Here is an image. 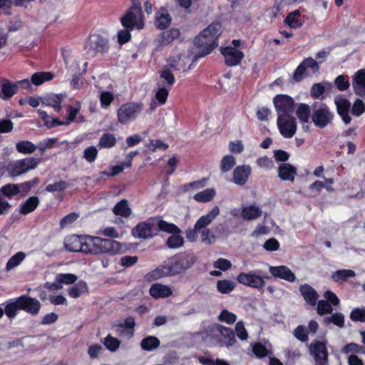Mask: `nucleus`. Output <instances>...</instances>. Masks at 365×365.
Listing matches in <instances>:
<instances>
[{
    "mask_svg": "<svg viewBox=\"0 0 365 365\" xmlns=\"http://www.w3.org/2000/svg\"><path fill=\"white\" fill-rule=\"evenodd\" d=\"M299 290L307 304L312 307H314L317 304L319 294L311 285L308 284H301Z\"/></svg>",
    "mask_w": 365,
    "mask_h": 365,
    "instance_id": "nucleus-23",
    "label": "nucleus"
},
{
    "mask_svg": "<svg viewBox=\"0 0 365 365\" xmlns=\"http://www.w3.org/2000/svg\"><path fill=\"white\" fill-rule=\"evenodd\" d=\"M324 322L327 324L332 323L340 328L344 327V317L339 312H336L332 314L330 317H324Z\"/></svg>",
    "mask_w": 365,
    "mask_h": 365,
    "instance_id": "nucleus-49",
    "label": "nucleus"
},
{
    "mask_svg": "<svg viewBox=\"0 0 365 365\" xmlns=\"http://www.w3.org/2000/svg\"><path fill=\"white\" fill-rule=\"evenodd\" d=\"M350 319L353 322H365V307L354 308L350 314Z\"/></svg>",
    "mask_w": 365,
    "mask_h": 365,
    "instance_id": "nucleus-61",
    "label": "nucleus"
},
{
    "mask_svg": "<svg viewBox=\"0 0 365 365\" xmlns=\"http://www.w3.org/2000/svg\"><path fill=\"white\" fill-rule=\"evenodd\" d=\"M184 244V239L180 234H172L165 245L170 249H177L182 247Z\"/></svg>",
    "mask_w": 365,
    "mask_h": 365,
    "instance_id": "nucleus-52",
    "label": "nucleus"
},
{
    "mask_svg": "<svg viewBox=\"0 0 365 365\" xmlns=\"http://www.w3.org/2000/svg\"><path fill=\"white\" fill-rule=\"evenodd\" d=\"M180 35V32L179 29L172 28L169 30L163 31L160 35L159 41L162 46H166L170 43L175 39L178 38Z\"/></svg>",
    "mask_w": 365,
    "mask_h": 365,
    "instance_id": "nucleus-37",
    "label": "nucleus"
},
{
    "mask_svg": "<svg viewBox=\"0 0 365 365\" xmlns=\"http://www.w3.org/2000/svg\"><path fill=\"white\" fill-rule=\"evenodd\" d=\"M352 86L356 95L361 97L365 96V69L356 71L353 78Z\"/></svg>",
    "mask_w": 365,
    "mask_h": 365,
    "instance_id": "nucleus-24",
    "label": "nucleus"
},
{
    "mask_svg": "<svg viewBox=\"0 0 365 365\" xmlns=\"http://www.w3.org/2000/svg\"><path fill=\"white\" fill-rule=\"evenodd\" d=\"M235 165V159L232 155H227L221 160L220 169L222 172L227 173L232 169Z\"/></svg>",
    "mask_w": 365,
    "mask_h": 365,
    "instance_id": "nucleus-54",
    "label": "nucleus"
},
{
    "mask_svg": "<svg viewBox=\"0 0 365 365\" xmlns=\"http://www.w3.org/2000/svg\"><path fill=\"white\" fill-rule=\"evenodd\" d=\"M40 200L37 196H31L19 205V212L26 215L33 212L39 205Z\"/></svg>",
    "mask_w": 365,
    "mask_h": 365,
    "instance_id": "nucleus-30",
    "label": "nucleus"
},
{
    "mask_svg": "<svg viewBox=\"0 0 365 365\" xmlns=\"http://www.w3.org/2000/svg\"><path fill=\"white\" fill-rule=\"evenodd\" d=\"M336 110L341 118L343 122L347 125L350 123L351 118L349 115V110L351 107L350 102L345 98L338 96L334 99Z\"/></svg>",
    "mask_w": 365,
    "mask_h": 365,
    "instance_id": "nucleus-19",
    "label": "nucleus"
},
{
    "mask_svg": "<svg viewBox=\"0 0 365 365\" xmlns=\"http://www.w3.org/2000/svg\"><path fill=\"white\" fill-rule=\"evenodd\" d=\"M171 21L172 18L165 8L161 7L155 13L154 24L157 29L161 30L167 29L171 24Z\"/></svg>",
    "mask_w": 365,
    "mask_h": 365,
    "instance_id": "nucleus-25",
    "label": "nucleus"
},
{
    "mask_svg": "<svg viewBox=\"0 0 365 365\" xmlns=\"http://www.w3.org/2000/svg\"><path fill=\"white\" fill-rule=\"evenodd\" d=\"M90 254L98 255L108 253L115 255L122 248L121 244L113 239H103L99 237L91 236Z\"/></svg>",
    "mask_w": 365,
    "mask_h": 365,
    "instance_id": "nucleus-8",
    "label": "nucleus"
},
{
    "mask_svg": "<svg viewBox=\"0 0 365 365\" xmlns=\"http://www.w3.org/2000/svg\"><path fill=\"white\" fill-rule=\"evenodd\" d=\"M216 192L213 188H207L201 192L196 193L193 198L195 200L200 202H208L211 201Z\"/></svg>",
    "mask_w": 365,
    "mask_h": 365,
    "instance_id": "nucleus-44",
    "label": "nucleus"
},
{
    "mask_svg": "<svg viewBox=\"0 0 365 365\" xmlns=\"http://www.w3.org/2000/svg\"><path fill=\"white\" fill-rule=\"evenodd\" d=\"M143 104L140 102H128L120 106L117 111L118 122L127 124L134 120L142 112Z\"/></svg>",
    "mask_w": 365,
    "mask_h": 365,
    "instance_id": "nucleus-11",
    "label": "nucleus"
},
{
    "mask_svg": "<svg viewBox=\"0 0 365 365\" xmlns=\"http://www.w3.org/2000/svg\"><path fill=\"white\" fill-rule=\"evenodd\" d=\"M325 85L323 83H314L310 89V96L314 99H319L323 101L325 98L324 93L326 91V88H331V84L325 82Z\"/></svg>",
    "mask_w": 365,
    "mask_h": 365,
    "instance_id": "nucleus-32",
    "label": "nucleus"
},
{
    "mask_svg": "<svg viewBox=\"0 0 365 365\" xmlns=\"http://www.w3.org/2000/svg\"><path fill=\"white\" fill-rule=\"evenodd\" d=\"M160 79L168 88H171L175 83V78L168 67H165L160 73Z\"/></svg>",
    "mask_w": 365,
    "mask_h": 365,
    "instance_id": "nucleus-43",
    "label": "nucleus"
},
{
    "mask_svg": "<svg viewBox=\"0 0 365 365\" xmlns=\"http://www.w3.org/2000/svg\"><path fill=\"white\" fill-rule=\"evenodd\" d=\"M155 227L157 230V235L159 231H163L171 235L181 233V230L176 225L163 220H158Z\"/></svg>",
    "mask_w": 365,
    "mask_h": 365,
    "instance_id": "nucleus-36",
    "label": "nucleus"
},
{
    "mask_svg": "<svg viewBox=\"0 0 365 365\" xmlns=\"http://www.w3.org/2000/svg\"><path fill=\"white\" fill-rule=\"evenodd\" d=\"M98 151L95 146L91 145L86 148L83 151V158L88 163H91L96 160Z\"/></svg>",
    "mask_w": 365,
    "mask_h": 365,
    "instance_id": "nucleus-62",
    "label": "nucleus"
},
{
    "mask_svg": "<svg viewBox=\"0 0 365 365\" xmlns=\"http://www.w3.org/2000/svg\"><path fill=\"white\" fill-rule=\"evenodd\" d=\"M91 236L71 235L65 237L64 247L67 251L90 254Z\"/></svg>",
    "mask_w": 365,
    "mask_h": 365,
    "instance_id": "nucleus-10",
    "label": "nucleus"
},
{
    "mask_svg": "<svg viewBox=\"0 0 365 365\" xmlns=\"http://www.w3.org/2000/svg\"><path fill=\"white\" fill-rule=\"evenodd\" d=\"M198 361L202 365H230L227 361L221 359L214 360L208 357L199 356Z\"/></svg>",
    "mask_w": 365,
    "mask_h": 365,
    "instance_id": "nucleus-63",
    "label": "nucleus"
},
{
    "mask_svg": "<svg viewBox=\"0 0 365 365\" xmlns=\"http://www.w3.org/2000/svg\"><path fill=\"white\" fill-rule=\"evenodd\" d=\"M222 25L215 21L210 24L194 39V44L200 50L195 58H202L210 53L218 46Z\"/></svg>",
    "mask_w": 365,
    "mask_h": 365,
    "instance_id": "nucleus-2",
    "label": "nucleus"
},
{
    "mask_svg": "<svg viewBox=\"0 0 365 365\" xmlns=\"http://www.w3.org/2000/svg\"><path fill=\"white\" fill-rule=\"evenodd\" d=\"M169 91L170 88H168L165 86H162L158 88L155 93V99L158 101L159 106L165 103L169 95Z\"/></svg>",
    "mask_w": 365,
    "mask_h": 365,
    "instance_id": "nucleus-59",
    "label": "nucleus"
},
{
    "mask_svg": "<svg viewBox=\"0 0 365 365\" xmlns=\"http://www.w3.org/2000/svg\"><path fill=\"white\" fill-rule=\"evenodd\" d=\"M355 276V272L351 269H341L334 272L332 274V278L334 281L346 280L349 277Z\"/></svg>",
    "mask_w": 365,
    "mask_h": 365,
    "instance_id": "nucleus-56",
    "label": "nucleus"
},
{
    "mask_svg": "<svg viewBox=\"0 0 365 365\" xmlns=\"http://www.w3.org/2000/svg\"><path fill=\"white\" fill-rule=\"evenodd\" d=\"M0 98L3 100H9L14 95L18 92V84L11 82L6 78H0Z\"/></svg>",
    "mask_w": 365,
    "mask_h": 365,
    "instance_id": "nucleus-22",
    "label": "nucleus"
},
{
    "mask_svg": "<svg viewBox=\"0 0 365 365\" xmlns=\"http://www.w3.org/2000/svg\"><path fill=\"white\" fill-rule=\"evenodd\" d=\"M273 104L277 116L291 115L294 111L296 103L294 99L287 94H277L273 98Z\"/></svg>",
    "mask_w": 365,
    "mask_h": 365,
    "instance_id": "nucleus-15",
    "label": "nucleus"
},
{
    "mask_svg": "<svg viewBox=\"0 0 365 365\" xmlns=\"http://www.w3.org/2000/svg\"><path fill=\"white\" fill-rule=\"evenodd\" d=\"M0 192L8 198H11L13 196L19 194L16 184H6L0 188Z\"/></svg>",
    "mask_w": 365,
    "mask_h": 365,
    "instance_id": "nucleus-53",
    "label": "nucleus"
},
{
    "mask_svg": "<svg viewBox=\"0 0 365 365\" xmlns=\"http://www.w3.org/2000/svg\"><path fill=\"white\" fill-rule=\"evenodd\" d=\"M131 235L135 238L143 240L151 239L157 235L155 225L152 218L137 224L131 230Z\"/></svg>",
    "mask_w": 365,
    "mask_h": 365,
    "instance_id": "nucleus-14",
    "label": "nucleus"
},
{
    "mask_svg": "<svg viewBox=\"0 0 365 365\" xmlns=\"http://www.w3.org/2000/svg\"><path fill=\"white\" fill-rule=\"evenodd\" d=\"M297 174V168L289 163H282L278 167V176L282 180L293 182Z\"/></svg>",
    "mask_w": 365,
    "mask_h": 365,
    "instance_id": "nucleus-27",
    "label": "nucleus"
},
{
    "mask_svg": "<svg viewBox=\"0 0 365 365\" xmlns=\"http://www.w3.org/2000/svg\"><path fill=\"white\" fill-rule=\"evenodd\" d=\"M68 294L71 298H78L81 294L88 292L87 283L83 280L75 283L73 286L68 289Z\"/></svg>",
    "mask_w": 365,
    "mask_h": 365,
    "instance_id": "nucleus-33",
    "label": "nucleus"
},
{
    "mask_svg": "<svg viewBox=\"0 0 365 365\" xmlns=\"http://www.w3.org/2000/svg\"><path fill=\"white\" fill-rule=\"evenodd\" d=\"M135 321L133 317H126L123 323H120L117 325L120 329H118V333L120 336H126L129 338L132 337L134 334V329L135 327Z\"/></svg>",
    "mask_w": 365,
    "mask_h": 365,
    "instance_id": "nucleus-29",
    "label": "nucleus"
},
{
    "mask_svg": "<svg viewBox=\"0 0 365 365\" xmlns=\"http://www.w3.org/2000/svg\"><path fill=\"white\" fill-rule=\"evenodd\" d=\"M204 334L205 339L212 346L229 348L237 342L233 329L218 323L206 327Z\"/></svg>",
    "mask_w": 365,
    "mask_h": 365,
    "instance_id": "nucleus-3",
    "label": "nucleus"
},
{
    "mask_svg": "<svg viewBox=\"0 0 365 365\" xmlns=\"http://www.w3.org/2000/svg\"><path fill=\"white\" fill-rule=\"evenodd\" d=\"M54 75L48 71H39L34 73L31 78V81L35 86H40L46 81H51L53 78Z\"/></svg>",
    "mask_w": 365,
    "mask_h": 365,
    "instance_id": "nucleus-40",
    "label": "nucleus"
},
{
    "mask_svg": "<svg viewBox=\"0 0 365 365\" xmlns=\"http://www.w3.org/2000/svg\"><path fill=\"white\" fill-rule=\"evenodd\" d=\"M295 113L301 124H309L312 119V105L296 103Z\"/></svg>",
    "mask_w": 365,
    "mask_h": 365,
    "instance_id": "nucleus-26",
    "label": "nucleus"
},
{
    "mask_svg": "<svg viewBox=\"0 0 365 365\" xmlns=\"http://www.w3.org/2000/svg\"><path fill=\"white\" fill-rule=\"evenodd\" d=\"M218 320L231 325L236 322L237 316L227 309H223L218 316Z\"/></svg>",
    "mask_w": 365,
    "mask_h": 365,
    "instance_id": "nucleus-55",
    "label": "nucleus"
},
{
    "mask_svg": "<svg viewBox=\"0 0 365 365\" xmlns=\"http://www.w3.org/2000/svg\"><path fill=\"white\" fill-rule=\"evenodd\" d=\"M310 351L317 365H326L328 362V351L325 342L315 341L310 345Z\"/></svg>",
    "mask_w": 365,
    "mask_h": 365,
    "instance_id": "nucleus-18",
    "label": "nucleus"
},
{
    "mask_svg": "<svg viewBox=\"0 0 365 365\" xmlns=\"http://www.w3.org/2000/svg\"><path fill=\"white\" fill-rule=\"evenodd\" d=\"M38 113L47 127L54 128L58 125H68V122L61 121L58 118H51L45 110H39Z\"/></svg>",
    "mask_w": 365,
    "mask_h": 365,
    "instance_id": "nucleus-45",
    "label": "nucleus"
},
{
    "mask_svg": "<svg viewBox=\"0 0 365 365\" xmlns=\"http://www.w3.org/2000/svg\"><path fill=\"white\" fill-rule=\"evenodd\" d=\"M351 111L352 115L356 117L362 115L365 112V104L364 103L363 101L357 98L354 101Z\"/></svg>",
    "mask_w": 365,
    "mask_h": 365,
    "instance_id": "nucleus-64",
    "label": "nucleus"
},
{
    "mask_svg": "<svg viewBox=\"0 0 365 365\" xmlns=\"http://www.w3.org/2000/svg\"><path fill=\"white\" fill-rule=\"evenodd\" d=\"M235 286V282L228 279H221L217 282V289L222 294L230 293L234 290Z\"/></svg>",
    "mask_w": 365,
    "mask_h": 365,
    "instance_id": "nucleus-46",
    "label": "nucleus"
},
{
    "mask_svg": "<svg viewBox=\"0 0 365 365\" xmlns=\"http://www.w3.org/2000/svg\"><path fill=\"white\" fill-rule=\"evenodd\" d=\"M68 187V184L66 181L61 180L53 184L48 185L45 188V191L48 192H62Z\"/></svg>",
    "mask_w": 365,
    "mask_h": 365,
    "instance_id": "nucleus-60",
    "label": "nucleus"
},
{
    "mask_svg": "<svg viewBox=\"0 0 365 365\" xmlns=\"http://www.w3.org/2000/svg\"><path fill=\"white\" fill-rule=\"evenodd\" d=\"M251 175V167L250 165H238L232 173V182L237 185H244Z\"/></svg>",
    "mask_w": 365,
    "mask_h": 365,
    "instance_id": "nucleus-21",
    "label": "nucleus"
},
{
    "mask_svg": "<svg viewBox=\"0 0 365 365\" xmlns=\"http://www.w3.org/2000/svg\"><path fill=\"white\" fill-rule=\"evenodd\" d=\"M113 212L115 215L127 218L131 215L132 210L128 205V200L123 199L115 204L113 208Z\"/></svg>",
    "mask_w": 365,
    "mask_h": 365,
    "instance_id": "nucleus-34",
    "label": "nucleus"
},
{
    "mask_svg": "<svg viewBox=\"0 0 365 365\" xmlns=\"http://www.w3.org/2000/svg\"><path fill=\"white\" fill-rule=\"evenodd\" d=\"M301 13L298 9L289 13L284 19L285 24L294 29L301 28L303 24L299 19Z\"/></svg>",
    "mask_w": 365,
    "mask_h": 365,
    "instance_id": "nucleus-35",
    "label": "nucleus"
},
{
    "mask_svg": "<svg viewBox=\"0 0 365 365\" xmlns=\"http://www.w3.org/2000/svg\"><path fill=\"white\" fill-rule=\"evenodd\" d=\"M117 140L114 134L110 133H103L98 143L100 148H111L116 145Z\"/></svg>",
    "mask_w": 365,
    "mask_h": 365,
    "instance_id": "nucleus-41",
    "label": "nucleus"
},
{
    "mask_svg": "<svg viewBox=\"0 0 365 365\" xmlns=\"http://www.w3.org/2000/svg\"><path fill=\"white\" fill-rule=\"evenodd\" d=\"M41 307V304L37 299L24 294L6 302L5 314L12 319L16 317L19 310H22L31 316H37Z\"/></svg>",
    "mask_w": 365,
    "mask_h": 365,
    "instance_id": "nucleus-4",
    "label": "nucleus"
},
{
    "mask_svg": "<svg viewBox=\"0 0 365 365\" xmlns=\"http://www.w3.org/2000/svg\"><path fill=\"white\" fill-rule=\"evenodd\" d=\"M83 48L91 57L99 54L103 55L108 53L110 50L109 40L101 34H91L85 41Z\"/></svg>",
    "mask_w": 365,
    "mask_h": 365,
    "instance_id": "nucleus-6",
    "label": "nucleus"
},
{
    "mask_svg": "<svg viewBox=\"0 0 365 365\" xmlns=\"http://www.w3.org/2000/svg\"><path fill=\"white\" fill-rule=\"evenodd\" d=\"M77 279L78 277L76 274L71 273L58 274L56 277V279L58 283L66 284H74Z\"/></svg>",
    "mask_w": 365,
    "mask_h": 365,
    "instance_id": "nucleus-57",
    "label": "nucleus"
},
{
    "mask_svg": "<svg viewBox=\"0 0 365 365\" xmlns=\"http://www.w3.org/2000/svg\"><path fill=\"white\" fill-rule=\"evenodd\" d=\"M334 113L329 107L322 101L312 103V121L319 128H324L332 123Z\"/></svg>",
    "mask_w": 365,
    "mask_h": 365,
    "instance_id": "nucleus-7",
    "label": "nucleus"
},
{
    "mask_svg": "<svg viewBox=\"0 0 365 365\" xmlns=\"http://www.w3.org/2000/svg\"><path fill=\"white\" fill-rule=\"evenodd\" d=\"M40 182V178L38 177H35L31 180L24 182L22 183L16 184L18 190H19V193L23 192L24 194H28L31 192V188L38 185Z\"/></svg>",
    "mask_w": 365,
    "mask_h": 365,
    "instance_id": "nucleus-50",
    "label": "nucleus"
},
{
    "mask_svg": "<svg viewBox=\"0 0 365 365\" xmlns=\"http://www.w3.org/2000/svg\"><path fill=\"white\" fill-rule=\"evenodd\" d=\"M259 270L240 272L237 277V281L245 286L263 291L265 286L264 278L269 279V277H262L259 274Z\"/></svg>",
    "mask_w": 365,
    "mask_h": 365,
    "instance_id": "nucleus-13",
    "label": "nucleus"
},
{
    "mask_svg": "<svg viewBox=\"0 0 365 365\" xmlns=\"http://www.w3.org/2000/svg\"><path fill=\"white\" fill-rule=\"evenodd\" d=\"M277 125L280 134L286 138H292L297 131V120L292 115H279L277 119Z\"/></svg>",
    "mask_w": 365,
    "mask_h": 365,
    "instance_id": "nucleus-16",
    "label": "nucleus"
},
{
    "mask_svg": "<svg viewBox=\"0 0 365 365\" xmlns=\"http://www.w3.org/2000/svg\"><path fill=\"white\" fill-rule=\"evenodd\" d=\"M81 109V104L78 101H76L74 106L68 105L66 106V111L68 113L66 122H68V124L76 119L77 115L80 112Z\"/></svg>",
    "mask_w": 365,
    "mask_h": 365,
    "instance_id": "nucleus-47",
    "label": "nucleus"
},
{
    "mask_svg": "<svg viewBox=\"0 0 365 365\" xmlns=\"http://www.w3.org/2000/svg\"><path fill=\"white\" fill-rule=\"evenodd\" d=\"M317 304V311L319 315L323 316L327 314L332 313L333 308L331 306V304L327 301L322 299L318 301Z\"/></svg>",
    "mask_w": 365,
    "mask_h": 365,
    "instance_id": "nucleus-58",
    "label": "nucleus"
},
{
    "mask_svg": "<svg viewBox=\"0 0 365 365\" xmlns=\"http://www.w3.org/2000/svg\"><path fill=\"white\" fill-rule=\"evenodd\" d=\"M220 51L224 56L225 63L227 66H238L245 57V54L242 51L230 46L221 47Z\"/></svg>",
    "mask_w": 365,
    "mask_h": 365,
    "instance_id": "nucleus-17",
    "label": "nucleus"
},
{
    "mask_svg": "<svg viewBox=\"0 0 365 365\" xmlns=\"http://www.w3.org/2000/svg\"><path fill=\"white\" fill-rule=\"evenodd\" d=\"M220 214V208L218 206H215L207 214L201 216L195 222L192 229L186 230V237L190 242L196 241L197 238V233L202 228H205L216 218Z\"/></svg>",
    "mask_w": 365,
    "mask_h": 365,
    "instance_id": "nucleus-12",
    "label": "nucleus"
},
{
    "mask_svg": "<svg viewBox=\"0 0 365 365\" xmlns=\"http://www.w3.org/2000/svg\"><path fill=\"white\" fill-rule=\"evenodd\" d=\"M195 262L196 258L193 255L180 252L170 258L167 264L147 273L145 278L151 282L168 276H175L192 267Z\"/></svg>",
    "mask_w": 365,
    "mask_h": 365,
    "instance_id": "nucleus-1",
    "label": "nucleus"
},
{
    "mask_svg": "<svg viewBox=\"0 0 365 365\" xmlns=\"http://www.w3.org/2000/svg\"><path fill=\"white\" fill-rule=\"evenodd\" d=\"M63 98V96L62 94H50L44 98L43 103L53 107L55 111L60 112L62 108Z\"/></svg>",
    "mask_w": 365,
    "mask_h": 365,
    "instance_id": "nucleus-38",
    "label": "nucleus"
},
{
    "mask_svg": "<svg viewBox=\"0 0 365 365\" xmlns=\"http://www.w3.org/2000/svg\"><path fill=\"white\" fill-rule=\"evenodd\" d=\"M40 162L39 158H26L10 162L6 165V170L9 176L14 178L35 169Z\"/></svg>",
    "mask_w": 365,
    "mask_h": 365,
    "instance_id": "nucleus-9",
    "label": "nucleus"
},
{
    "mask_svg": "<svg viewBox=\"0 0 365 365\" xmlns=\"http://www.w3.org/2000/svg\"><path fill=\"white\" fill-rule=\"evenodd\" d=\"M269 271L273 277L289 282H294L297 279L295 274L285 265L270 266Z\"/></svg>",
    "mask_w": 365,
    "mask_h": 365,
    "instance_id": "nucleus-20",
    "label": "nucleus"
},
{
    "mask_svg": "<svg viewBox=\"0 0 365 365\" xmlns=\"http://www.w3.org/2000/svg\"><path fill=\"white\" fill-rule=\"evenodd\" d=\"M160 341L154 336H148L143 338L140 341V347L146 351H151L159 347Z\"/></svg>",
    "mask_w": 365,
    "mask_h": 365,
    "instance_id": "nucleus-39",
    "label": "nucleus"
},
{
    "mask_svg": "<svg viewBox=\"0 0 365 365\" xmlns=\"http://www.w3.org/2000/svg\"><path fill=\"white\" fill-rule=\"evenodd\" d=\"M26 255L23 252H18L8 260L6 264V269L7 271L14 269L21 264V262L25 259Z\"/></svg>",
    "mask_w": 365,
    "mask_h": 365,
    "instance_id": "nucleus-48",
    "label": "nucleus"
},
{
    "mask_svg": "<svg viewBox=\"0 0 365 365\" xmlns=\"http://www.w3.org/2000/svg\"><path fill=\"white\" fill-rule=\"evenodd\" d=\"M262 210L255 205L243 207L241 211V217L245 220H254L261 217Z\"/></svg>",
    "mask_w": 365,
    "mask_h": 365,
    "instance_id": "nucleus-31",
    "label": "nucleus"
},
{
    "mask_svg": "<svg viewBox=\"0 0 365 365\" xmlns=\"http://www.w3.org/2000/svg\"><path fill=\"white\" fill-rule=\"evenodd\" d=\"M103 344L108 351L115 352L119 349L120 341L112 336L110 334H108L104 338Z\"/></svg>",
    "mask_w": 365,
    "mask_h": 365,
    "instance_id": "nucleus-51",
    "label": "nucleus"
},
{
    "mask_svg": "<svg viewBox=\"0 0 365 365\" xmlns=\"http://www.w3.org/2000/svg\"><path fill=\"white\" fill-rule=\"evenodd\" d=\"M124 29L141 30L144 28V19L141 3L138 0H132V5L120 18Z\"/></svg>",
    "mask_w": 365,
    "mask_h": 365,
    "instance_id": "nucleus-5",
    "label": "nucleus"
},
{
    "mask_svg": "<svg viewBox=\"0 0 365 365\" xmlns=\"http://www.w3.org/2000/svg\"><path fill=\"white\" fill-rule=\"evenodd\" d=\"M149 292L154 299L166 298L173 294V291L168 285L159 283L151 285Z\"/></svg>",
    "mask_w": 365,
    "mask_h": 365,
    "instance_id": "nucleus-28",
    "label": "nucleus"
},
{
    "mask_svg": "<svg viewBox=\"0 0 365 365\" xmlns=\"http://www.w3.org/2000/svg\"><path fill=\"white\" fill-rule=\"evenodd\" d=\"M37 148L34 143L29 140H21L16 144L17 152L24 155L33 153Z\"/></svg>",
    "mask_w": 365,
    "mask_h": 365,
    "instance_id": "nucleus-42",
    "label": "nucleus"
}]
</instances>
